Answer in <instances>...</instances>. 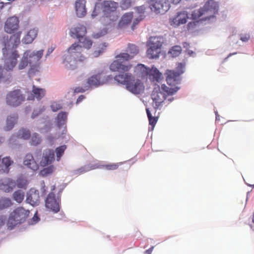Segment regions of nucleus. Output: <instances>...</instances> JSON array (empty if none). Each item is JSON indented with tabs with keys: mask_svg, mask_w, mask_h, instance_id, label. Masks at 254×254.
<instances>
[{
	"mask_svg": "<svg viewBox=\"0 0 254 254\" xmlns=\"http://www.w3.org/2000/svg\"><path fill=\"white\" fill-rule=\"evenodd\" d=\"M27 181L23 178H18L17 180L16 185L19 188L25 189L27 186Z\"/></svg>",
	"mask_w": 254,
	"mask_h": 254,
	"instance_id": "obj_47",
	"label": "nucleus"
},
{
	"mask_svg": "<svg viewBox=\"0 0 254 254\" xmlns=\"http://www.w3.org/2000/svg\"><path fill=\"white\" fill-rule=\"evenodd\" d=\"M28 64H29V61L24 53L18 64V68L19 69L21 70L26 67Z\"/></svg>",
	"mask_w": 254,
	"mask_h": 254,
	"instance_id": "obj_38",
	"label": "nucleus"
},
{
	"mask_svg": "<svg viewBox=\"0 0 254 254\" xmlns=\"http://www.w3.org/2000/svg\"><path fill=\"white\" fill-rule=\"evenodd\" d=\"M41 142V139L40 137L38 134L36 133H34L33 134L30 143L31 145H37L39 144Z\"/></svg>",
	"mask_w": 254,
	"mask_h": 254,
	"instance_id": "obj_46",
	"label": "nucleus"
},
{
	"mask_svg": "<svg viewBox=\"0 0 254 254\" xmlns=\"http://www.w3.org/2000/svg\"><path fill=\"white\" fill-rule=\"evenodd\" d=\"M6 219V218L4 217L3 219L2 218H0V220H1V222L0 223V225H3L4 223V221Z\"/></svg>",
	"mask_w": 254,
	"mask_h": 254,
	"instance_id": "obj_61",
	"label": "nucleus"
},
{
	"mask_svg": "<svg viewBox=\"0 0 254 254\" xmlns=\"http://www.w3.org/2000/svg\"><path fill=\"white\" fill-rule=\"evenodd\" d=\"M31 135L30 131L25 128H21L19 130L17 133V137L18 138L28 139Z\"/></svg>",
	"mask_w": 254,
	"mask_h": 254,
	"instance_id": "obj_33",
	"label": "nucleus"
},
{
	"mask_svg": "<svg viewBox=\"0 0 254 254\" xmlns=\"http://www.w3.org/2000/svg\"><path fill=\"white\" fill-rule=\"evenodd\" d=\"M127 89L130 92L139 94L142 92L144 89L143 83L139 79H132V77L130 78L129 81L127 83Z\"/></svg>",
	"mask_w": 254,
	"mask_h": 254,
	"instance_id": "obj_17",
	"label": "nucleus"
},
{
	"mask_svg": "<svg viewBox=\"0 0 254 254\" xmlns=\"http://www.w3.org/2000/svg\"><path fill=\"white\" fill-rule=\"evenodd\" d=\"M55 160L54 151L52 149H46L43 151L40 164L42 167H45L51 164Z\"/></svg>",
	"mask_w": 254,
	"mask_h": 254,
	"instance_id": "obj_18",
	"label": "nucleus"
},
{
	"mask_svg": "<svg viewBox=\"0 0 254 254\" xmlns=\"http://www.w3.org/2000/svg\"><path fill=\"white\" fill-rule=\"evenodd\" d=\"M15 183L13 180L9 178H4L0 181V190L5 192L12 191Z\"/></svg>",
	"mask_w": 254,
	"mask_h": 254,
	"instance_id": "obj_24",
	"label": "nucleus"
},
{
	"mask_svg": "<svg viewBox=\"0 0 254 254\" xmlns=\"http://www.w3.org/2000/svg\"><path fill=\"white\" fill-rule=\"evenodd\" d=\"M136 70L142 78L148 79L150 82L155 85L159 82V70L154 65L149 68L143 64H138Z\"/></svg>",
	"mask_w": 254,
	"mask_h": 254,
	"instance_id": "obj_7",
	"label": "nucleus"
},
{
	"mask_svg": "<svg viewBox=\"0 0 254 254\" xmlns=\"http://www.w3.org/2000/svg\"><path fill=\"white\" fill-rule=\"evenodd\" d=\"M21 32H17L11 35L9 38L8 36H4L3 42L4 47L2 48L3 56L8 55V51L10 48H15L20 43Z\"/></svg>",
	"mask_w": 254,
	"mask_h": 254,
	"instance_id": "obj_11",
	"label": "nucleus"
},
{
	"mask_svg": "<svg viewBox=\"0 0 254 254\" xmlns=\"http://www.w3.org/2000/svg\"><path fill=\"white\" fill-rule=\"evenodd\" d=\"M131 77L132 76L130 74H120L116 75L114 77V79L118 83H120L122 84H126L127 86V83L129 81Z\"/></svg>",
	"mask_w": 254,
	"mask_h": 254,
	"instance_id": "obj_31",
	"label": "nucleus"
},
{
	"mask_svg": "<svg viewBox=\"0 0 254 254\" xmlns=\"http://www.w3.org/2000/svg\"><path fill=\"white\" fill-rule=\"evenodd\" d=\"M161 88L162 92H160V93L163 95L164 100L160 102V106L163 105V104L171 103L174 100L172 96L180 89V87L178 86L169 87L165 84L162 85Z\"/></svg>",
	"mask_w": 254,
	"mask_h": 254,
	"instance_id": "obj_13",
	"label": "nucleus"
},
{
	"mask_svg": "<svg viewBox=\"0 0 254 254\" xmlns=\"http://www.w3.org/2000/svg\"><path fill=\"white\" fill-rule=\"evenodd\" d=\"M151 97L153 100V105L155 108L159 107L158 96L157 90L155 88L151 94Z\"/></svg>",
	"mask_w": 254,
	"mask_h": 254,
	"instance_id": "obj_44",
	"label": "nucleus"
},
{
	"mask_svg": "<svg viewBox=\"0 0 254 254\" xmlns=\"http://www.w3.org/2000/svg\"><path fill=\"white\" fill-rule=\"evenodd\" d=\"M252 221L254 223V213L253 214Z\"/></svg>",
	"mask_w": 254,
	"mask_h": 254,
	"instance_id": "obj_64",
	"label": "nucleus"
},
{
	"mask_svg": "<svg viewBox=\"0 0 254 254\" xmlns=\"http://www.w3.org/2000/svg\"><path fill=\"white\" fill-rule=\"evenodd\" d=\"M33 94L28 96V100H33L36 98L37 100H41L45 95V90L43 88L36 87L33 85L32 89Z\"/></svg>",
	"mask_w": 254,
	"mask_h": 254,
	"instance_id": "obj_27",
	"label": "nucleus"
},
{
	"mask_svg": "<svg viewBox=\"0 0 254 254\" xmlns=\"http://www.w3.org/2000/svg\"><path fill=\"white\" fill-rule=\"evenodd\" d=\"M2 71H3V69L2 68V66L1 65H0V82L1 81L2 79L3 78Z\"/></svg>",
	"mask_w": 254,
	"mask_h": 254,
	"instance_id": "obj_58",
	"label": "nucleus"
},
{
	"mask_svg": "<svg viewBox=\"0 0 254 254\" xmlns=\"http://www.w3.org/2000/svg\"><path fill=\"white\" fill-rule=\"evenodd\" d=\"M54 170V167L53 165H51L46 168H44L41 170L40 172V175L43 177L46 176L49 174H52Z\"/></svg>",
	"mask_w": 254,
	"mask_h": 254,
	"instance_id": "obj_42",
	"label": "nucleus"
},
{
	"mask_svg": "<svg viewBox=\"0 0 254 254\" xmlns=\"http://www.w3.org/2000/svg\"><path fill=\"white\" fill-rule=\"evenodd\" d=\"M25 97L20 89H14L8 91L5 95V102L7 106L15 108L24 102Z\"/></svg>",
	"mask_w": 254,
	"mask_h": 254,
	"instance_id": "obj_8",
	"label": "nucleus"
},
{
	"mask_svg": "<svg viewBox=\"0 0 254 254\" xmlns=\"http://www.w3.org/2000/svg\"><path fill=\"white\" fill-rule=\"evenodd\" d=\"M170 0L171 1V2L174 4H177L181 1V0Z\"/></svg>",
	"mask_w": 254,
	"mask_h": 254,
	"instance_id": "obj_62",
	"label": "nucleus"
},
{
	"mask_svg": "<svg viewBox=\"0 0 254 254\" xmlns=\"http://www.w3.org/2000/svg\"><path fill=\"white\" fill-rule=\"evenodd\" d=\"M86 32V28L85 26L78 24L70 29L69 34L72 38L79 39L84 37Z\"/></svg>",
	"mask_w": 254,
	"mask_h": 254,
	"instance_id": "obj_21",
	"label": "nucleus"
},
{
	"mask_svg": "<svg viewBox=\"0 0 254 254\" xmlns=\"http://www.w3.org/2000/svg\"><path fill=\"white\" fill-rule=\"evenodd\" d=\"M144 16L140 14L139 17L138 18H135L133 22L132 25V29L133 30L134 29V27L136 25H137L139 22L141 21L144 18Z\"/></svg>",
	"mask_w": 254,
	"mask_h": 254,
	"instance_id": "obj_50",
	"label": "nucleus"
},
{
	"mask_svg": "<svg viewBox=\"0 0 254 254\" xmlns=\"http://www.w3.org/2000/svg\"><path fill=\"white\" fill-rule=\"evenodd\" d=\"M26 201L32 206L38 205L40 202L39 191L34 188L31 189L27 193Z\"/></svg>",
	"mask_w": 254,
	"mask_h": 254,
	"instance_id": "obj_22",
	"label": "nucleus"
},
{
	"mask_svg": "<svg viewBox=\"0 0 254 254\" xmlns=\"http://www.w3.org/2000/svg\"><path fill=\"white\" fill-rule=\"evenodd\" d=\"M101 36V33H97L93 35V37L95 38H98Z\"/></svg>",
	"mask_w": 254,
	"mask_h": 254,
	"instance_id": "obj_60",
	"label": "nucleus"
},
{
	"mask_svg": "<svg viewBox=\"0 0 254 254\" xmlns=\"http://www.w3.org/2000/svg\"><path fill=\"white\" fill-rule=\"evenodd\" d=\"M133 3L132 0H122L120 6L122 10H127L131 6Z\"/></svg>",
	"mask_w": 254,
	"mask_h": 254,
	"instance_id": "obj_40",
	"label": "nucleus"
},
{
	"mask_svg": "<svg viewBox=\"0 0 254 254\" xmlns=\"http://www.w3.org/2000/svg\"><path fill=\"white\" fill-rule=\"evenodd\" d=\"M159 3L157 1L153 2L150 4V7L151 11L157 12L158 10Z\"/></svg>",
	"mask_w": 254,
	"mask_h": 254,
	"instance_id": "obj_51",
	"label": "nucleus"
},
{
	"mask_svg": "<svg viewBox=\"0 0 254 254\" xmlns=\"http://www.w3.org/2000/svg\"><path fill=\"white\" fill-rule=\"evenodd\" d=\"M44 50H40L37 51L27 50L24 52L25 56L27 57L30 68L28 71L30 76L35 74L36 72L39 71L40 60L43 56Z\"/></svg>",
	"mask_w": 254,
	"mask_h": 254,
	"instance_id": "obj_5",
	"label": "nucleus"
},
{
	"mask_svg": "<svg viewBox=\"0 0 254 254\" xmlns=\"http://www.w3.org/2000/svg\"><path fill=\"white\" fill-rule=\"evenodd\" d=\"M170 0H160V2H161L160 3L161 5V6H160V13L164 14L169 9L170 7Z\"/></svg>",
	"mask_w": 254,
	"mask_h": 254,
	"instance_id": "obj_34",
	"label": "nucleus"
},
{
	"mask_svg": "<svg viewBox=\"0 0 254 254\" xmlns=\"http://www.w3.org/2000/svg\"><path fill=\"white\" fill-rule=\"evenodd\" d=\"M23 164L27 168L33 171H36L39 169V165L31 154H26L24 159Z\"/></svg>",
	"mask_w": 254,
	"mask_h": 254,
	"instance_id": "obj_26",
	"label": "nucleus"
},
{
	"mask_svg": "<svg viewBox=\"0 0 254 254\" xmlns=\"http://www.w3.org/2000/svg\"><path fill=\"white\" fill-rule=\"evenodd\" d=\"M78 40L82 46L85 48L89 49L92 45V41L87 37H83Z\"/></svg>",
	"mask_w": 254,
	"mask_h": 254,
	"instance_id": "obj_39",
	"label": "nucleus"
},
{
	"mask_svg": "<svg viewBox=\"0 0 254 254\" xmlns=\"http://www.w3.org/2000/svg\"><path fill=\"white\" fill-rule=\"evenodd\" d=\"M37 35V30L35 29H31L22 39V41L24 44L31 43Z\"/></svg>",
	"mask_w": 254,
	"mask_h": 254,
	"instance_id": "obj_29",
	"label": "nucleus"
},
{
	"mask_svg": "<svg viewBox=\"0 0 254 254\" xmlns=\"http://www.w3.org/2000/svg\"><path fill=\"white\" fill-rule=\"evenodd\" d=\"M13 198L18 203H21L24 198V192L20 190L15 191L13 194Z\"/></svg>",
	"mask_w": 254,
	"mask_h": 254,
	"instance_id": "obj_36",
	"label": "nucleus"
},
{
	"mask_svg": "<svg viewBox=\"0 0 254 254\" xmlns=\"http://www.w3.org/2000/svg\"><path fill=\"white\" fill-rule=\"evenodd\" d=\"M82 46L76 43L72 44L67 50V54L63 56L62 63L64 66L69 70H74L80 64H83L85 58L81 55Z\"/></svg>",
	"mask_w": 254,
	"mask_h": 254,
	"instance_id": "obj_3",
	"label": "nucleus"
},
{
	"mask_svg": "<svg viewBox=\"0 0 254 254\" xmlns=\"http://www.w3.org/2000/svg\"><path fill=\"white\" fill-rule=\"evenodd\" d=\"M126 51L127 53H122L116 57V60L114 61L110 66L111 70L126 72L130 69L131 65L127 64L126 63L138 53V49L135 45L129 44Z\"/></svg>",
	"mask_w": 254,
	"mask_h": 254,
	"instance_id": "obj_2",
	"label": "nucleus"
},
{
	"mask_svg": "<svg viewBox=\"0 0 254 254\" xmlns=\"http://www.w3.org/2000/svg\"><path fill=\"white\" fill-rule=\"evenodd\" d=\"M146 110L149 124L152 126V128H153L157 122L158 118L152 117L148 109L147 108Z\"/></svg>",
	"mask_w": 254,
	"mask_h": 254,
	"instance_id": "obj_43",
	"label": "nucleus"
},
{
	"mask_svg": "<svg viewBox=\"0 0 254 254\" xmlns=\"http://www.w3.org/2000/svg\"><path fill=\"white\" fill-rule=\"evenodd\" d=\"M30 213V211L22 207H18L11 212L7 222V226L12 229L15 226L24 222Z\"/></svg>",
	"mask_w": 254,
	"mask_h": 254,
	"instance_id": "obj_4",
	"label": "nucleus"
},
{
	"mask_svg": "<svg viewBox=\"0 0 254 254\" xmlns=\"http://www.w3.org/2000/svg\"><path fill=\"white\" fill-rule=\"evenodd\" d=\"M85 0H76L75 3V8L76 15L79 17L84 16L86 13Z\"/></svg>",
	"mask_w": 254,
	"mask_h": 254,
	"instance_id": "obj_25",
	"label": "nucleus"
},
{
	"mask_svg": "<svg viewBox=\"0 0 254 254\" xmlns=\"http://www.w3.org/2000/svg\"><path fill=\"white\" fill-rule=\"evenodd\" d=\"M67 113L65 112L59 113L56 118L57 125L59 128H65L67 121Z\"/></svg>",
	"mask_w": 254,
	"mask_h": 254,
	"instance_id": "obj_28",
	"label": "nucleus"
},
{
	"mask_svg": "<svg viewBox=\"0 0 254 254\" xmlns=\"http://www.w3.org/2000/svg\"><path fill=\"white\" fill-rule=\"evenodd\" d=\"M182 49V47L180 46H173L169 51L168 53L171 55L173 58L179 56L181 52Z\"/></svg>",
	"mask_w": 254,
	"mask_h": 254,
	"instance_id": "obj_35",
	"label": "nucleus"
},
{
	"mask_svg": "<svg viewBox=\"0 0 254 254\" xmlns=\"http://www.w3.org/2000/svg\"><path fill=\"white\" fill-rule=\"evenodd\" d=\"M12 205L11 200L9 198L1 197L0 198V210L10 207Z\"/></svg>",
	"mask_w": 254,
	"mask_h": 254,
	"instance_id": "obj_32",
	"label": "nucleus"
},
{
	"mask_svg": "<svg viewBox=\"0 0 254 254\" xmlns=\"http://www.w3.org/2000/svg\"><path fill=\"white\" fill-rule=\"evenodd\" d=\"M84 91V90L82 88H80V87L76 88L74 91V92L75 93L83 92Z\"/></svg>",
	"mask_w": 254,
	"mask_h": 254,
	"instance_id": "obj_57",
	"label": "nucleus"
},
{
	"mask_svg": "<svg viewBox=\"0 0 254 254\" xmlns=\"http://www.w3.org/2000/svg\"><path fill=\"white\" fill-rule=\"evenodd\" d=\"M51 108L53 112H57L61 109L62 107L60 104L57 102H54L51 105Z\"/></svg>",
	"mask_w": 254,
	"mask_h": 254,
	"instance_id": "obj_48",
	"label": "nucleus"
},
{
	"mask_svg": "<svg viewBox=\"0 0 254 254\" xmlns=\"http://www.w3.org/2000/svg\"><path fill=\"white\" fill-rule=\"evenodd\" d=\"M66 148L65 145H63L61 146L57 147L56 149L55 152L56 153L57 160L59 161L61 159V157L64 153L65 150Z\"/></svg>",
	"mask_w": 254,
	"mask_h": 254,
	"instance_id": "obj_41",
	"label": "nucleus"
},
{
	"mask_svg": "<svg viewBox=\"0 0 254 254\" xmlns=\"http://www.w3.org/2000/svg\"><path fill=\"white\" fill-rule=\"evenodd\" d=\"M60 198L56 197L53 192H50L45 200V206L54 213L58 212L60 210Z\"/></svg>",
	"mask_w": 254,
	"mask_h": 254,
	"instance_id": "obj_14",
	"label": "nucleus"
},
{
	"mask_svg": "<svg viewBox=\"0 0 254 254\" xmlns=\"http://www.w3.org/2000/svg\"><path fill=\"white\" fill-rule=\"evenodd\" d=\"M122 163H110L103 164H95L92 166H84L76 170V174L80 175L91 170L95 169H103L107 171H114L117 170Z\"/></svg>",
	"mask_w": 254,
	"mask_h": 254,
	"instance_id": "obj_10",
	"label": "nucleus"
},
{
	"mask_svg": "<svg viewBox=\"0 0 254 254\" xmlns=\"http://www.w3.org/2000/svg\"><path fill=\"white\" fill-rule=\"evenodd\" d=\"M250 38V36L249 34L241 35L240 36L241 40L244 42H248Z\"/></svg>",
	"mask_w": 254,
	"mask_h": 254,
	"instance_id": "obj_52",
	"label": "nucleus"
},
{
	"mask_svg": "<svg viewBox=\"0 0 254 254\" xmlns=\"http://www.w3.org/2000/svg\"><path fill=\"white\" fill-rule=\"evenodd\" d=\"M147 46L149 47L147 51V55L149 59L156 58L159 56V38L151 37L147 41Z\"/></svg>",
	"mask_w": 254,
	"mask_h": 254,
	"instance_id": "obj_15",
	"label": "nucleus"
},
{
	"mask_svg": "<svg viewBox=\"0 0 254 254\" xmlns=\"http://www.w3.org/2000/svg\"><path fill=\"white\" fill-rule=\"evenodd\" d=\"M185 63H178L176 64L175 70H166L164 75L168 85L175 86L180 83L181 75L185 71Z\"/></svg>",
	"mask_w": 254,
	"mask_h": 254,
	"instance_id": "obj_6",
	"label": "nucleus"
},
{
	"mask_svg": "<svg viewBox=\"0 0 254 254\" xmlns=\"http://www.w3.org/2000/svg\"><path fill=\"white\" fill-rule=\"evenodd\" d=\"M19 27V20L16 16L9 17L5 22L4 30L6 32L12 33L17 30Z\"/></svg>",
	"mask_w": 254,
	"mask_h": 254,
	"instance_id": "obj_19",
	"label": "nucleus"
},
{
	"mask_svg": "<svg viewBox=\"0 0 254 254\" xmlns=\"http://www.w3.org/2000/svg\"><path fill=\"white\" fill-rule=\"evenodd\" d=\"M111 78L110 76H106L104 71H101L90 77L88 79L87 83L89 87H97L106 83Z\"/></svg>",
	"mask_w": 254,
	"mask_h": 254,
	"instance_id": "obj_12",
	"label": "nucleus"
},
{
	"mask_svg": "<svg viewBox=\"0 0 254 254\" xmlns=\"http://www.w3.org/2000/svg\"><path fill=\"white\" fill-rule=\"evenodd\" d=\"M12 161L9 157H4L1 161V156H0V172L4 173L8 172V167L10 166Z\"/></svg>",
	"mask_w": 254,
	"mask_h": 254,
	"instance_id": "obj_30",
	"label": "nucleus"
},
{
	"mask_svg": "<svg viewBox=\"0 0 254 254\" xmlns=\"http://www.w3.org/2000/svg\"><path fill=\"white\" fill-rule=\"evenodd\" d=\"M8 56V57L6 58L4 62V68L7 71H11L16 66L17 63V60L19 58V55L18 52L14 50L10 53V54L8 53V55L4 57L6 58Z\"/></svg>",
	"mask_w": 254,
	"mask_h": 254,
	"instance_id": "obj_16",
	"label": "nucleus"
},
{
	"mask_svg": "<svg viewBox=\"0 0 254 254\" xmlns=\"http://www.w3.org/2000/svg\"><path fill=\"white\" fill-rule=\"evenodd\" d=\"M16 119L13 117H8L7 119L6 129L9 130L14 125Z\"/></svg>",
	"mask_w": 254,
	"mask_h": 254,
	"instance_id": "obj_45",
	"label": "nucleus"
},
{
	"mask_svg": "<svg viewBox=\"0 0 254 254\" xmlns=\"http://www.w3.org/2000/svg\"><path fill=\"white\" fill-rule=\"evenodd\" d=\"M133 18V12H127L123 15L119 21L117 25V29H122L130 24Z\"/></svg>",
	"mask_w": 254,
	"mask_h": 254,
	"instance_id": "obj_23",
	"label": "nucleus"
},
{
	"mask_svg": "<svg viewBox=\"0 0 254 254\" xmlns=\"http://www.w3.org/2000/svg\"><path fill=\"white\" fill-rule=\"evenodd\" d=\"M108 46L106 43H103L100 44L98 47V50L94 51L93 53V56L97 57L102 54L106 50Z\"/></svg>",
	"mask_w": 254,
	"mask_h": 254,
	"instance_id": "obj_37",
	"label": "nucleus"
},
{
	"mask_svg": "<svg viewBox=\"0 0 254 254\" xmlns=\"http://www.w3.org/2000/svg\"><path fill=\"white\" fill-rule=\"evenodd\" d=\"M55 49V48L54 47H51L50 48H49L48 50V51H47V55H46V56H49L50 54H51L53 51Z\"/></svg>",
	"mask_w": 254,
	"mask_h": 254,
	"instance_id": "obj_56",
	"label": "nucleus"
},
{
	"mask_svg": "<svg viewBox=\"0 0 254 254\" xmlns=\"http://www.w3.org/2000/svg\"><path fill=\"white\" fill-rule=\"evenodd\" d=\"M188 18V13L186 11L177 12L176 16L170 19V24L174 27L178 26L181 24H185Z\"/></svg>",
	"mask_w": 254,
	"mask_h": 254,
	"instance_id": "obj_20",
	"label": "nucleus"
},
{
	"mask_svg": "<svg viewBox=\"0 0 254 254\" xmlns=\"http://www.w3.org/2000/svg\"><path fill=\"white\" fill-rule=\"evenodd\" d=\"M137 10L139 13L143 14L145 12V7L144 6H141L137 8Z\"/></svg>",
	"mask_w": 254,
	"mask_h": 254,
	"instance_id": "obj_54",
	"label": "nucleus"
},
{
	"mask_svg": "<svg viewBox=\"0 0 254 254\" xmlns=\"http://www.w3.org/2000/svg\"><path fill=\"white\" fill-rule=\"evenodd\" d=\"M218 9V3L213 0H209L201 9L194 11L192 15L193 17L195 14H197L198 17H199L202 15H206L205 18L210 19L214 16V15L217 12Z\"/></svg>",
	"mask_w": 254,
	"mask_h": 254,
	"instance_id": "obj_9",
	"label": "nucleus"
},
{
	"mask_svg": "<svg viewBox=\"0 0 254 254\" xmlns=\"http://www.w3.org/2000/svg\"><path fill=\"white\" fill-rule=\"evenodd\" d=\"M159 76H160V79H161V78H163V75L161 72H160Z\"/></svg>",
	"mask_w": 254,
	"mask_h": 254,
	"instance_id": "obj_63",
	"label": "nucleus"
},
{
	"mask_svg": "<svg viewBox=\"0 0 254 254\" xmlns=\"http://www.w3.org/2000/svg\"><path fill=\"white\" fill-rule=\"evenodd\" d=\"M39 220L40 219L37 216V212H36L32 219V221H33L32 223L35 224L38 222Z\"/></svg>",
	"mask_w": 254,
	"mask_h": 254,
	"instance_id": "obj_53",
	"label": "nucleus"
},
{
	"mask_svg": "<svg viewBox=\"0 0 254 254\" xmlns=\"http://www.w3.org/2000/svg\"><path fill=\"white\" fill-rule=\"evenodd\" d=\"M100 5L103 13L100 21L101 23L106 26H113L119 18V13L117 10L119 7V3L113 0H104L101 4L96 3L92 13V17L98 15Z\"/></svg>",
	"mask_w": 254,
	"mask_h": 254,
	"instance_id": "obj_1",
	"label": "nucleus"
},
{
	"mask_svg": "<svg viewBox=\"0 0 254 254\" xmlns=\"http://www.w3.org/2000/svg\"><path fill=\"white\" fill-rule=\"evenodd\" d=\"M153 249V247H152L151 248H150L148 250H147L146 251H145V254H151V253H152Z\"/></svg>",
	"mask_w": 254,
	"mask_h": 254,
	"instance_id": "obj_59",
	"label": "nucleus"
},
{
	"mask_svg": "<svg viewBox=\"0 0 254 254\" xmlns=\"http://www.w3.org/2000/svg\"><path fill=\"white\" fill-rule=\"evenodd\" d=\"M85 96L83 95H80L78 98H77V101H76V103H79L80 102H81L82 100H83L84 99H85Z\"/></svg>",
	"mask_w": 254,
	"mask_h": 254,
	"instance_id": "obj_55",
	"label": "nucleus"
},
{
	"mask_svg": "<svg viewBox=\"0 0 254 254\" xmlns=\"http://www.w3.org/2000/svg\"><path fill=\"white\" fill-rule=\"evenodd\" d=\"M44 110L45 109L44 107H42V108H39L38 109L34 110L31 116L32 118L34 119L35 118L39 116L40 114H41Z\"/></svg>",
	"mask_w": 254,
	"mask_h": 254,
	"instance_id": "obj_49",
	"label": "nucleus"
}]
</instances>
